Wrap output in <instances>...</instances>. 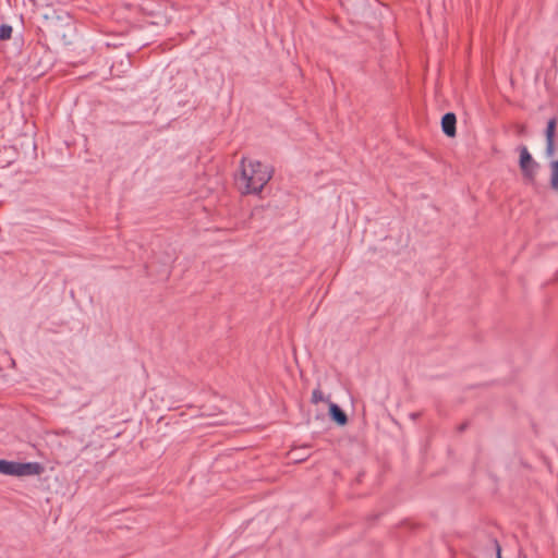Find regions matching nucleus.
<instances>
[{"mask_svg": "<svg viewBox=\"0 0 558 558\" xmlns=\"http://www.w3.org/2000/svg\"><path fill=\"white\" fill-rule=\"evenodd\" d=\"M271 179V171L260 161L242 158L239 183L244 194L259 193Z\"/></svg>", "mask_w": 558, "mask_h": 558, "instance_id": "nucleus-1", "label": "nucleus"}, {"mask_svg": "<svg viewBox=\"0 0 558 558\" xmlns=\"http://www.w3.org/2000/svg\"><path fill=\"white\" fill-rule=\"evenodd\" d=\"M329 414L331 418L341 426L345 425L348 422L347 414L336 403L330 402Z\"/></svg>", "mask_w": 558, "mask_h": 558, "instance_id": "nucleus-5", "label": "nucleus"}, {"mask_svg": "<svg viewBox=\"0 0 558 558\" xmlns=\"http://www.w3.org/2000/svg\"><path fill=\"white\" fill-rule=\"evenodd\" d=\"M555 140H546V156L553 157L555 155Z\"/></svg>", "mask_w": 558, "mask_h": 558, "instance_id": "nucleus-10", "label": "nucleus"}, {"mask_svg": "<svg viewBox=\"0 0 558 558\" xmlns=\"http://www.w3.org/2000/svg\"><path fill=\"white\" fill-rule=\"evenodd\" d=\"M524 131H525V128H524L523 125H522V126H520V129H519V133H520V134H523V133H524Z\"/></svg>", "mask_w": 558, "mask_h": 558, "instance_id": "nucleus-11", "label": "nucleus"}, {"mask_svg": "<svg viewBox=\"0 0 558 558\" xmlns=\"http://www.w3.org/2000/svg\"><path fill=\"white\" fill-rule=\"evenodd\" d=\"M298 458L299 461H302L301 454H298Z\"/></svg>", "mask_w": 558, "mask_h": 558, "instance_id": "nucleus-13", "label": "nucleus"}, {"mask_svg": "<svg viewBox=\"0 0 558 558\" xmlns=\"http://www.w3.org/2000/svg\"><path fill=\"white\" fill-rule=\"evenodd\" d=\"M550 185L555 191H558V159L550 163Z\"/></svg>", "mask_w": 558, "mask_h": 558, "instance_id": "nucleus-6", "label": "nucleus"}, {"mask_svg": "<svg viewBox=\"0 0 558 558\" xmlns=\"http://www.w3.org/2000/svg\"><path fill=\"white\" fill-rule=\"evenodd\" d=\"M298 458L299 461H302L301 454H298Z\"/></svg>", "mask_w": 558, "mask_h": 558, "instance_id": "nucleus-14", "label": "nucleus"}, {"mask_svg": "<svg viewBox=\"0 0 558 558\" xmlns=\"http://www.w3.org/2000/svg\"><path fill=\"white\" fill-rule=\"evenodd\" d=\"M535 167H536V163L533 160L527 148L525 146H521L520 147V168L522 170L523 175L529 180H533L534 175H535Z\"/></svg>", "mask_w": 558, "mask_h": 558, "instance_id": "nucleus-3", "label": "nucleus"}, {"mask_svg": "<svg viewBox=\"0 0 558 558\" xmlns=\"http://www.w3.org/2000/svg\"><path fill=\"white\" fill-rule=\"evenodd\" d=\"M12 35V26L8 24H2L0 26V40L10 39Z\"/></svg>", "mask_w": 558, "mask_h": 558, "instance_id": "nucleus-8", "label": "nucleus"}, {"mask_svg": "<svg viewBox=\"0 0 558 558\" xmlns=\"http://www.w3.org/2000/svg\"><path fill=\"white\" fill-rule=\"evenodd\" d=\"M556 126H557V119L556 118L549 119L547 122L546 131H545L546 140H555Z\"/></svg>", "mask_w": 558, "mask_h": 558, "instance_id": "nucleus-7", "label": "nucleus"}, {"mask_svg": "<svg viewBox=\"0 0 558 558\" xmlns=\"http://www.w3.org/2000/svg\"><path fill=\"white\" fill-rule=\"evenodd\" d=\"M45 468L39 462H14L0 459V474L11 476L40 475Z\"/></svg>", "mask_w": 558, "mask_h": 558, "instance_id": "nucleus-2", "label": "nucleus"}, {"mask_svg": "<svg viewBox=\"0 0 558 558\" xmlns=\"http://www.w3.org/2000/svg\"><path fill=\"white\" fill-rule=\"evenodd\" d=\"M497 555H498V558H501V556H500V548H499V547H498V553H497Z\"/></svg>", "mask_w": 558, "mask_h": 558, "instance_id": "nucleus-12", "label": "nucleus"}, {"mask_svg": "<svg viewBox=\"0 0 558 558\" xmlns=\"http://www.w3.org/2000/svg\"><path fill=\"white\" fill-rule=\"evenodd\" d=\"M311 401H312L314 404H317V403H319V402H325V401H328V400L325 398V396H324L323 391H322L319 388H317V389H314V390H313Z\"/></svg>", "mask_w": 558, "mask_h": 558, "instance_id": "nucleus-9", "label": "nucleus"}, {"mask_svg": "<svg viewBox=\"0 0 558 558\" xmlns=\"http://www.w3.org/2000/svg\"><path fill=\"white\" fill-rule=\"evenodd\" d=\"M456 124H457V118H456L454 113L447 112L446 114H444V117L441 119V129H442V132L447 136H449V137L456 136V133H457Z\"/></svg>", "mask_w": 558, "mask_h": 558, "instance_id": "nucleus-4", "label": "nucleus"}]
</instances>
